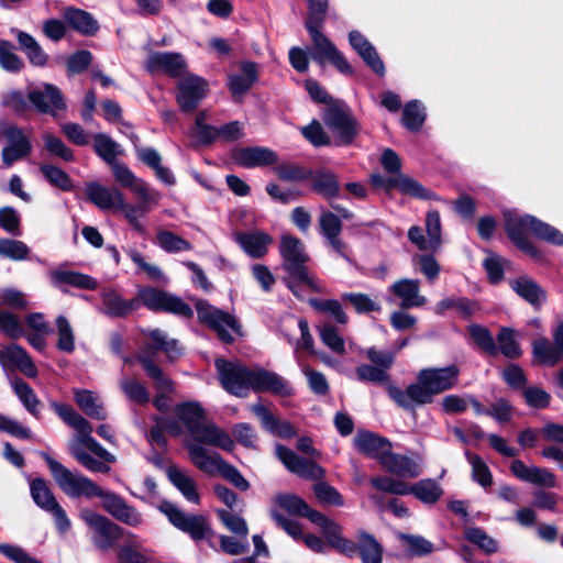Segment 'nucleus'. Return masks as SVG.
Wrapping results in <instances>:
<instances>
[{
    "label": "nucleus",
    "mask_w": 563,
    "mask_h": 563,
    "mask_svg": "<svg viewBox=\"0 0 563 563\" xmlns=\"http://www.w3.org/2000/svg\"><path fill=\"white\" fill-rule=\"evenodd\" d=\"M40 455L46 462L58 487L68 497H98L101 499L102 508L118 521L131 527H137L143 522L142 514L120 495L102 489L80 473L71 472L45 452H41Z\"/></svg>",
    "instance_id": "1"
},
{
    "label": "nucleus",
    "mask_w": 563,
    "mask_h": 563,
    "mask_svg": "<svg viewBox=\"0 0 563 563\" xmlns=\"http://www.w3.org/2000/svg\"><path fill=\"white\" fill-rule=\"evenodd\" d=\"M52 408L65 423L76 431V435L69 444L73 457L89 472L109 473L110 464L115 462V456L92 438L93 429L90 422L69 405L52 402Z\"/></svg>",
    "instance_id": "2"
},
{
    "label": "nucleus",
    "mask_w": 563,
    "mask_h": 563,
    "mask_svg": "<svg viewBox=\"0 0 563 563\" xmlns=\"http://www.w3.org/2000/svg\"><path fill=\"white\" fill-rule=\"evenodd\" d=\"M459 375L456 365L422 368L418 372L416 382L406 389L390 387L389 397L402 409L413 410L417 406L431 404L437 395L454 388Z\"/></svg>",
    "instance_id": "3"
},
{
    "label": "nucleus",
    "mask_w": 563,
    "mask_h": 563,
    "mask_svg": "<svg viewBox=\"0 0 563 563\" xmlns=\"http://www.w3.org/2000/svg\"><path fill=\"white\" fill-rule=\"evenodd\" d=\"M176 418L166 420L164 428L174 437L186 433L197 442L232 451L234 441L231 435L212 421L206 419L205 410L198 402L188 401L175 408Z\"/></svg>",
    "instance_id": "4"
},
{
    "label": "nucleus",
    "mask_w": 563,
    "mask_h": 563,
    "mask_svg": "<svg viewBox=\"0 0 563 563\" xmlns=\"http://www.w3.org/2000/svg\"><path fill=\"white\" fill-rule=\"evenodd\" d=\"M279 252L283 258V268L287 272L284 282L295 296L301 297L303 290L316 292L323 290L318 278L306 265L309 257L299 239L288 234L283 235Z\"/></svg>",
    "instance_id": "5"
},
{
    "label": "nucleus",
    "mask_w": 563,
    "mask_h": 563,
    "mask_svg": "<svg viewBox=\"0 0 563 563\" xmlns=\"http://www.w3.org/2000/svg\"><path fill=\"white\" fill-rule=\"evenodd\" d=\"M506 231L509 239L523 252L532 257L538 256V250L530 242L527 232H531L538 239L544 240L554 245H563V234L550 224L526 214L519 216L515 211L504 213Z\"/></svg>",
    "instance_id": "6"
},
{
    "label": "nucleus",
    "mask_w": 563,
    "mask_h": 563,
    "mask_svg": "<svg viewBox=\"0 0 563 563\" xmlns=\"http://www.w3.org/2000/svg\"><path fill=\"white\" fill-rule=\"evenodd\" d=\"M146 335L152 343L145 344L139 360L147 376L154 380L156 391L172 394L174 391L173 382L152 361V356L156 351H163L170 361H175L180 355V349L175 340H167L166 334L158 329L150 330Z\"/></svg>",
    "instance_id": "7"
},
{
    "label": "nucleus",
    "mask_w": 563,
    "mask_h": 563,
    "mask_svg": "<svg viewBox=\"0 0 563 563\" xmlns=\"http://www.w3.org/2000/svg\"><path fill=\"white\" fill-rule=\"evenodd\" d=\"M201 442L192 441L186 444L189 460L202 473L213 476L221 475L241 490H247L249 482L236 467L227 463L217 452L209 451Z\"/></svg>",
    "instance_id": "8"
},
{
    "label": "nucleus",
    "mask_w": 563,
    "mask_h": 563,
    "mask_svg": "<svg viewBox=\"0 0 563 563\" xmlns=\"http://www.w3.org/2000/svg\"><path fill=\"white\" fill-rule=\"evenodd\" d=\"M322 119L333 133L336 145L351 144L360 132L358 123L343 102H333L328 106Z\"/></svg>",
    "instance_id": "9"
},
{
    "label": "nucleus",
    "mask_w": 563,
    "mask_h": 563,
    "mask_svg": "<svg viewBox=\"0 0 563 563\" xmlns=\"http://www.w3.org/2000/svg\"><path fill=\"white\" fill-rule=\"evenodd\" d=\"M1 141H5L1 151L3 168H10L13 164L26 158L32 152V143L23 130L4 120H0Z\"/></svg>",
    "instance_id": "10"
},
{
    "label": "nucleus",
    "mask_w": 563,
    "mask_h": 563,
    "mask_svg": "<svg viewBox=\"0 0 563 563\" xmlns=\"http://www.w3.org/2000/svg\"><path fill=\"white\" fill-rule=\"evenodd\" d=\"M216 368L222 387L229 394L236 397H246L250 390L253 389V368H249L242 363L230 362L223 358L216 361Z\"/></svg>",
    "instance_id": "11"
},
{
    "label": "nucleus",
    "mask_w": 563,
    "mask_h": 563,
    "mask_svg": "<svg viewBox=\"0 0 563 563\" xmlns=\"http://www.w3.org/2000/svg\"><path fill=\"white\" fill-rule=\"evenodd\" d=\"M196 310L198 319L216 331L221 341L231 343L234 340L233 333L240 334L241 327L232 314L205 300L196 302Z\"/></svg>",
    "instance_id": "12"
},
{
    "label": "nucleus",
    "mask_w": 563,
    "mask_h": 563,
    "mask_svg": "<svg viewBox=\"0 0 563 563\" xmlns=\"http://www.w3.org/2000/svg\"><path fill=\"white\" fill-rule=\"evenodd\" d=\"M139 303L142 302L146 308L153 311L172 312L180 317H191L192 310L189 305L179 297L169 292L156 289L154 287H145L139 290Z\"/></svg>",
    "instance_id": "13"
},
{
    "label": "nucleus",
    "mask_w": 563,
    "mask_h": 563,
    "mask_svg": "<svg viewBox=\"0 0 563 563\" xmlns=\"http://www.w3.org/2000/svg\"><path fill=\"white\" fill-rule=\"evenodd\" d=\"M158 509L179 530L190 534L195 540L206 537L208 525L206 518L200 515H186L170 501H162Z\"/></svg>",
    "instance_id": "14"
},
{
    "label": "nucleus",
    "mask_w": 563,
    "mask_h": 563,
    "mask_svg": "<svg viewBox=\"0 0 563 563\" xmlns=\"http://www.w3.org/2000/svg\"><path fill=\"white\" fill-rule=\"evenodd\" d=\"M80 518L98 534L95 543L100 549L110 548L123 534V529L119 525L91 509H82Z\"/></svg>",
    "instance_id": "15"
},
{
    "label": "nucleus",
    "mask_w": 563,
    "mask_h": 563,
    "mask_svg": "<svg viewBox=\"0 0 563 563\" xmlns=\"http://www.w3.org/2000/svg\"><path fill=\"white\" fill-rule=\"evenodd\" d=\"M321 26H309L308 32L312 40L314 53L312 58L323 64L327 59L331 62L342 74H352L353 69L344 56L338 51L334 44L320 32Z\"/></svg>",
    "instance_id": "16"
},
{
    "label": "nucleus",
    "mask_w": 563,
    "mask_h": 563,
    "mask_svg": "<svg viewBox=\"0 0 563 563\" xmlns=\"http://www.w3.org/2000/svg\"><path fill=\"white\" fill-rule=\"evenodd\" d=\"M144 192L145 194H135L139 198L137 203H128L123 196L122 203H119L117 208V210L123 213L133 229L141 233L144 232V225L141 219L144 218L154 206H157L162 198L161 192L154 188L147 189Z\"/></svg>",
    "instance_id": "17"
},
{
    "label": "nucleus",
    "mask_w": 563,
    "mask_h": 563,
    "mask_svg": "<svg viewBox=\"0 0 563 563\" xmlns=\"http://www.w3.org/2000/svg\"><path fill=\"white\" fill-rule=\"evenodd\" d=\"M27 98L33 107L41 113L57 115L66 109L63 93L52 84H42L31 88Z\"/></svg>",
    "instance_id": "18"
},
{
    "label": "nucleus",
    "mask_w": 563,
    "mask_h": 563,
    "mask_svg": "<svg viewBox=\"0 0 563 563\" xmlns=\"http://www.w3.org/2000/svg\"><path fill=\"white\" fill-rule=\"evenodd\" d=\"M208 93L207 81L196 75H186L178 81L177 102L183 111H194Z\"/></svg>",
    "instance_id": "19"
},
{
    "label": "nucleus",
    "mask_w": 563,
    "mask_h": 563,
    "mask_svg": "<svg viewBox=\"0 0 563 563\" xmlns=\"http://www.w3.org/2000/svg\"><path fill=\"white\" fill-rule=\"evenodd\" d=\"M532 354L539 364L554 366L563 362V322L553 331V342L545 338L532 342Z\"/></svg>",
    "instance_id": "20"
},
{
    "label": "nucleus",
    "mask_w": 563,
    "mask_h": 563,
    "mask_svg": "<svg viewBox=\"0 0 563 563\" xmlns=\"http://www.w3.org/2000/svg\"><path fill=\"white\" fill-rule=\"evenodd\" d=\"M276 455L288 471L300 477L321 479L325 474L324 470L317 463L297 455L294 451L284 445H276Z\"/></svg>",
    "instance_id": "21"
},
{
    "label": "nucleus",
    "mask_w": 563,
    "mask_h": 563,
    "mask_svg": "<svg viewBox=\"0 0 563 563\" xmlns=\"http://www.w3.org/2000/svg\"><path fill=\"white\" fill-rule=\"evenodd\" d=\"M311 522L317 525L327 540V544L335 549L341 554H352L354 551V541L343 536L342 527L328 518L320 511L311 514Z\"/></svg>",
    "instance_id": "22"
},
{
    "label": "nucleus",
    "mask_w": 563,
    "mask_h": 563,
    "mask_svg": "<svg viewBox=\"0 0 563 563\" xmlns=\"http://www.w3.org/2000/svg\"><path fill=\"white\" fill-rule=\"evenodd\" d=\"M252 378V390L256 393H271L279 397H290L294 394L291 385L275 372L253 368Z\"/></svg>",
    "instance_id": "23"
},
{
    "label": "nucleus",
    "mask_w": 563,
    "mask_h": 563,
    "mask_svg": "<svg viewBox=\"0 0 563 563\" xmlns=\"http://www.w3.org/2000/svg\"><path fill=\"white\" fill-rule=\"evenodd\" d=\"M144 67L150 73L163 71L170 77H180L185 74L187 64L179 53L153 52L146 57Z\"/></svg>",
    "instance_id": "24"
},
{
    "label": "nucleus",
    "mask_w": 563,
    "mask_h": 563,
    "mask_svg": "<svg viewBox=\"0 0 563 563\" xmlns=\"http://www.w3.org/2000/svg\"><path fill=\"white\" fill-rule=\"evenodd\" d=\"M354 446L366 456L377 460L379 464L393 448L388 439L371 431L358 432L354 438Z\"/></svg>",
    "instance_id": "25"
},
{
    "label": "nucleus",
    "mask_w": 563,
    "mask_h": 563,
    "mask_svg": "<svg viewBox=\"0 0 563 563\" xmlns=\"http://www.w3.org/2000/svg\"><path fill=\"white\" fill-rule=\"evenodd\" d=\"M319 227L322 236L334 252L343 257L346 256V244L340 238L342 221L339 216L331 211L322 210L319 217Z\"/></svg>",
    "instance_id": "26"
},
{
    "label": "nucleus",
    "mask_w": 563,
    "mask_h": 563,
    "mask_svg": "<svg viewBox=\"0 0 563 563\" xmlns=\"http://www.w3.org/2000/svg\"><path fill=\"white\" fill-rule=\"evenodd\" d=\"M389 291L400 299L401 309L422 307L427 298L420 294V280L402 278L389 287Z\"/></svg>",
    "instance_id": "27"
},
{
    "label": "nucleus",
    "mask_w": 563,
    "mask_h": 563,
    "mask_svg": "<svg viewBox=\"0 0 563 563\" xmlns=\"http://www.w3.org/2000/svg\"><path fill=\"white\" fill-rule=\"evenodd\" d=\"M510 471L522 482L548 488L555 487L556 485L555 475L549 470L539 466H528L521 460L512 461Z\"/></svg>",
    "instance_id": "28"
},
{
    "label": "nucleus",
    "mask_w": 563,
    "mask_h": 563,
    "mask_svg": "<svg viewBox=\"0 0 563 563\" xmlns=\"http://www.w3.org/2000/svg\"><path fill=\"white\" fill-rule=\"evenodd\" d=\"M234 162L245 168L269 166L277 162V154L261 146L243 147L235 150L232 154Z\"/></svg>",
    "instance_id": "29"
},
{
    "label": "nucleus",
    "mask_w": 563,
    "mask_h": 563,
    "mask_svg": "<svg viewBox=\"0 0 563 563\" xmlns=\"http://www.w3.org/2000/svg\"><path fill=\"white\" fill-rule=\"evenodd\" d=\"M0 364L5 369L18 368L27 377H35L37 368L25 350L12 344L0 350Z\"/></svg>",
    "instance_id": "30"
},
{
    "label": "nucleus",
    "mask_w": 563,
    "mask_h": 563,
    "mask_svg": "<svg viewBox=\"0 0 563 563\" xmlns=\"http://www.w3.org/2000/svg\"><path fill=\"white\" fill-rule=\"evenodd\" d=\"M384 548L378 540L371 533L361 530L354 541V551L352 554H344L347 558L358 555L362 563H382Z\"/></svg>",
    "instance_id": "31"
},
{
    "label": "nucleus",
    "mask_w": 563,
    "mask_h": 563,
    "mask_svg": "<svg viewBox=\"0 0 563 563\" xmlns=\"http://www.w3.org/2000/svg\"><path fill=\"white\" fill-rule=\"evenodd\" d=\"M49 280L54 287L63 289L64 286H71L78 289L97 288L98 283L89 275L58 267L48 273Z\"/></svg>",
    "instance_id": "32"
},
{
    "label": "nucleus",
    "mask_w": 563,
    "mask_h": 563,
    "mask_svg": "<svg viewBox=\"0 0 563 563\" xmlns=\"http://www.w3.org/2000/svg\"><path fill=\"white\" fill-rule=\"evenodd\" d=\"M250 409L260 420L262 427L272 434L284 439L296 435L295 428L288 421L277 419L263 404H253Z\"/></svg>",
    "instance_id": "33"
},
{
    "label": "nucleus",
    "mask_w": 563,
    "mask_h": 563,
    "mask_svg": "<svg viewBox=\"0 0 563 563\" xmlns=\"http://www.w3.org/2000/svg\"><path fill=\"white\" fill-rule=\"evenodd\" d=\"M86 195L88 199L101 210H117L119 203H122L123 194L114 188L107 187L97 181L86 185Z\"/></svg>",
    "instance_id": "34"
},
{
    "label": "nucleus",
    "mask_w": 563,
    "mask_h": 563,
    "mask_svg": "<svg viewBox=\"0 0 563 563\" xmlns=\"http://www.w3.org/2000/svg\"><path fill=\"white\" fill-rule=\"evenodd\" d=\"M380 466L399 477L415 478L421 474V467L417 460L388 451Z\"/></svg>",
    "instance_id": "35"
},
{
    "label": "nucleus",
    "mask_w": 563,
    "mask_h": 563,
    "mask_svg": "<svg viewBox=\"0 0 563 563\" xmlns=\"http://www.w3.org/2000/svg\"><path fill=\"white\" fill-rule=\"evenodd\" d=\"M351 46L364 59V62L373 69L378 76L385 75V65L378 56L375 47L368 40L358 31H351L349 34Z\"/></svg>",
    "instance_id": "36"
},
{
    "label": "nucleus",
    "mask_w": 563,
    "mask_h": 563,
    "mask_svg": "<svg viewBox=\"0 0 563 563\" xmlns=\"http://www.w3.org/2000/svg\"><path fill=\"white\" fill-rule=\"evenodd\" d=\"M510 288L536 309L547 300L545 291L530 277L519 276L509 282Z\"/></svg>",
    "instance_id": "37"
},
{
    "label": "nucleus",
    "mask_w": 563,
    "mask_h": 563,
    "mask_svg": "<svg viewBox=\"0 0 563 563\" xmlns=\"http://www.w3.org/2000/svg\"><path fill=\"white\" fill-rule=\"evenodd\" d=\"M235 241L249 256L261 258L267 253L272 238L261 231H250L235 233Z\"/></svg>",
    "instance_id": "38"
},
{
    "label": "nucleus",
    "mask_w": 563,
    "mask_h": 563,
    "mask_svg": "<svg viewBox=\"0 0 563 563\" xmlns=\"http://www.w3.org/2000/svg\"><path fill=\"white\" fill-rule=\"evenodd\" d=\"M166 475L189 503L199 504L200 496L197 490V483L187 471L172 465L166 468Z\"/></svg>",
    "instance_id": "39"
},
{
    "label": "nucleus",
    "mask_w": 563,
    "mask_h": 563,
    "mask_svg": "<svg viewBox=\"0 0 563 563\" xmlns=\"http://www.w3.org/2000/svg\"><path fill=\"white\" fill-rule=\"evenodd\" d=\"M101 311L112 318H123L139 308V299L124 300L117 291L102 292Z\"/></svg>",
    "instance_id": "40"
},
{
    "label": "nucleus",
    "mask_w": 563,
    "mask_h": 563,
    "mask_svg": "<svg viewBox=\"0 0 563 563\" xmlns=\"http://www.w3.org/2000/svg\"><path fill=\"white\" fill-rule=\"evenodd\" d=\"M63 16L71 29L84 35H92L98 31V22L87 11L76 8H66L63 12Z\"/></svg>",
    "instance_id": "41"
},
{
    "label": "nucleus",
    "mask_w": 563,
    "mask_h": 563,
    "mask_svg": "<svg viewBox=\"0 0 563 563\" xmlns=\"http://www.w3.org/2000/svg\"><path fill=\"white\" fill-rule=\"evenodd\" d=\"M111 168L118 184L123 188H129L133 194H145V190L152 189L145 180L136 177L125 164L114 162Z\"/></svg>",
    "instance_id": "42"
},
{
    "label": "nucleus",
    "mask_w": 563,
    "mask_h": 563,
    "mask_svg": "<svg viewBox=\"0 0 563 563\" xmlns=\"http://www.w3.org/2000/svg\"><path fill=\"white\" fill-rule=\"evenodd\" d=\"M78 407L90 418L104 420L107 412L96 393L87 389H77L74 393Z\"/></svg>",
    "instance_id": "43"
},
{
    "label": "nucleus",
    "mask_w": 563,
    "mask_h": 563,
    "mask_svg": "<svg viewBox=\"0 0 563 563\" xmlns=\"http://www.w3.org/2000/svg\"><path fill=\"white\" fill-rule=\"evenodd\" d=\"M257 68L253 63H243L241 73L229 77V87L234 97L243 96L256 81Z\"/></svg>",
    "instance_id": "44"
},
{
    "label": "nucleus",
    "mask_w": 563,
    "mask_h": 563,
    "mask_svg": "<svg viewBox=\"0 0 563 563\" xmlns=\"http://www.w3.org/2000/svg\"><path fill=\"white\" fill-rule=\"evenodd\" d=\"M478 303L464 297H449L440 300L434 306L437 314H444L448 310H455L462 317L468 318L478 311Z\"/></svg>",
    "instance_id": "45"
},
{
    "label": "nucleus",
    "mask_w": 563,
    "mask_h": 563,
    "mask_svg": "<svg viewBox=\"0 0 563 563\" xmlns=\"http://www.w3.org/2000/svg\"><path fill=\"white\" fill-rule=\"evenodd\" d=\"M30 492L35 505L46 512L58 505L48 483L41 477L30 482Z\"/></svg>",
    "instance_id": "46"
},
{
    "label": "nucleus",
    "mask_w": 563,
    "mask_h": 563,
    "mask_svg": "<svg viewBox=\"0 0 563 563\" xmlns=\"http://www.w3.org/2000/svg\"><path fill=\"white\" fill-rule=\"evenodd\" d=\"M313 190L327 199L335 198L340 192V183L331 170H319L310 176Z\"/></svg>",
    "instance_id": "47"
},
{
    "label": "nucleus",
    "mask_w": 563,
    "mask_h": 563,
    "mask_svg": "<svg viewBox=\"0 0 563 563\" xmlns=\"http://www.w3.org/2000/svg\"><path fill=\"white\" fill-rule=\"evenodd\" d=\"M356 379L362 383H371L382 385L389 395V388L396 387L390 379V375L384 368H379L373 364H361L355 368Z\"/></svg>",
    "instance_id": "48"
},
{
    "label": "nucleus",
    "mask_w": 563,
    "mask_h": 563,
    "mask_svg": "<svg viewBox=\"0 0 563 563\" xmlns=\"http://www.w3.org/2000/svg\"><path fill=\"white\" fill-rule=\"evenodd\" d=\"M56 347L58 351L70 354L76 349V335L69 320L60 314L55 320Z\"/></svg>",
    "instance_id": "49"
},
{
    "label": "nucleus",
    "mask_w": 563,
    "mask_h": 563,
    "mask_svg": "<svg viewBox=\"0 0 563 563\" xmlns=\"http://www.w3.org/2000/svg\"><path fill=\"white\" fill-rule=\"evenodd\" d=\"M12 32L16 33L20 47L24 51L31 64L44 66L47 63V55L32 35L23 31L12 30Z\"/></svg>",
    "instance_id": "50"
},
{
    "label": "nucleus",
    "mask_w": 563,
    "mask_h": 563,
    "mask_svg": "<svg viewBox=\"0 0 563 563\" xmlns=\"http://www.w3.org/2000/svg\"><path fill=\"white\" fill-rule=\"evenodd\" d=\"M120 389L128 400L136 405H146L150 402L148 389L137 379L123 377L119 382Z\"/></svg>",
    "instance_id": "51"
},
{
    "label": "nucleus",
    "mask_w": 563,
    "mask_h": 563,
    "mask_svg": "<svg viewBox=\"0 0 563 563\" xmlns=\"http://www.w3.org/2000/svg\"><path fill=\"white\" fill-rule=\"evenodd\" d=\"M276 504L289 514L305 517L310 521L312 518L311 514L318 512V510L310 508L302 498L296 495H279L276 497Z\"/></svg>",
    "instance_id": "52"
},
{
    "label": "nucleus",
    "mask_w": 563,
    "mask_h": 563,
    "mask_svg": "<svg viewBox=\"0 0 563 563\" xmlns=\"http://www.w3.org/2000/svg\"><path fill=\"white\" fill-rule=\"evenodd\" d=\"M12 387L20 399V401L23 404L25 409L33 415L34 417H37L40 411L41 402L38 398L36 397L34 390L31 388L29 384H26L21 378H15L12 382Z\"/></svg>",
    "instance_id": "53"
},
{
    "label": "nucleus",
    "mask_w": 563,
    "mask_h": 563,
    "mask_svg": "<svg viewBox=\"0 0 563 563\" xmlns=\"http://www.w3.org/2000/svg\"><path fill=\"white\" fill-rule=\"evenodd\" d=\"M156 243L167 253H179L184 251H190L192 249L190 242L167 230H159L157 232Z\"/></svg>",
    "instance_id": "54"
},
{
    "label": "nucleus",
    "mask_w": 563,
    "mask_h": 563,
    "mask_svg": "<svg viewBox=\"0 0 563 563\" xmlns=\"http://www.w3.org/2000/svg\"><path fill=\"white\" fill-rule=\"evenodd\" d=\"M424 120L426 109L418 100H412L405 106L402 123L408 130L412 132L419 131Z\"/></svg>",
    "instance_id": "55"
},
{
    "label": "nucleus",
    "mask_w": 563,
    "mask_h": 563,
    "mask_svg": "<svg viewBox=\"0 0 563 563\" xmlns=\"http://www.w3.org/2000/svg\"><path fill=\"white\" fill-rule=\"evenodd\" d=\"M442 493V488L433 479H421L412 485V495L424 504H434Z\"/></svg>",
    "instance_id": "56"
},
{
    "label": "nucleus",
    "mask_w": 563,
    "mask_h": 563,
    "mask_svg": "<svg viewBox=\"0 0 563 563\" xmlns=\"http://www.w3.org/2000/svg\"><path fill=\"white\" fill-rule=\"evenodd\" d=\"M93 148L110 165L117 162V156L120 154L118 143L103 133L93 135Z\"/></svg>",
    "instance_id": "57"
},
{
    "label": "nucleus",
    "mask_w": 563,
    "mask_h": 563,
    "mask_svg": "<svg viewBox=\"0 0 563 563\" xmlns=\"http://www.w3.org/2000/svg\"><path fill=\"white\" fill-rule=\"evenodd\" d=\"M397 189L402 194L417 199H432V191L423 187L410 176L398 174Z\"/></svg>",
    "instance_id": "58"
},
{
    "label": "nucleus",
    "mask_w": 563,
    "mask_h": 563,
    "mask_svg": "<svg viewBox=\"0 0 563 563\" xmlns=\"http://www.w3.org/2000/svg\"><path fill=\"white\" fill-rule=\"evenodd\" d=\"M206 121L207 113L202 111L197 115L192 131L195 140L202 145L211 144L219 139L218 128L207 124Z\"/></svg>",
    "instance_id": "59"
},
{
    "label": "nucleus",
    "mask_w": 563,
    "mask_h": 563,
    "mask_svg": "<svg viewBox=\"0 0 563 563\" xmlns=\"http://www.w3.org/2000/svg\"><path fill=\"white\" fill-rule=\"evenodd\" d=\"M44 148L56 157L65 162H73L75 159L74 152L64 143V141L55 136L51 132H45L42 135Z\"/></svg>",
    "instance_id": "60"
},
{
    "label": "nucleus",
    "mask_w": 563,
    "mask_h": 563,
    "mask_svg": "<svg viewBox=\"0 0 563 563\" xmlns=\"http://www.w3.org/2000/svg\"><path fill=\"white\" fill-rule=\"evenodd\" d=\"M465 456L472 466V476L483 487H489L493 484V476L487 464L478 455L466 451Z\"/></svg>",
    "instance_id": "61"
},
{
    "label": "nucleus",
    "mask_w": 563,
    "mask_h": 563,
    "mask_svg": "<svg viewBox=\"0 0 563 563\" xmlns=\"http://www.w3.org/2000/svg\"><path fill=\"white\" fill-rule=\"evenodd\" d=\"M0 66L10 73H18L24 67L22 58L14 53L13 44L5 40H0Z\"/></svg>",
    "instance_id": "62"
},
{
    "label": "nucleus",
    "mask_w": 563,
    "mask_h": 563,
    "mask_svg": "<svg viewBox=\"0 0 563 563\" xmlns=\"http://www.w3.org/2000/svg\"><path fill=\"white\" fill-rule=\"evenodd\" d=\"M45 179L52 185L64 191H69L73 188L69 176L59 167L49 164H43L40 167Z\"/></svg>",
    "instance_id": "63"
},
{
    "label": "nucleus",
    "mask_w": 563,
    "mask_h": 563,
    "mask_svg": "<svg viewBox=\"0 0 563 563\" xmlns=\"http://www.w3.org/2000/svg\"><path fill=\"white\" fill-rule=\"evenodd\" d=\"M319 333L323 344L331 351L338 354H343L345 352L344 340L332 324L329 322L322 323L319 327Z\"/></svg>",
    "instance_id": "64"
}]
</instances>
